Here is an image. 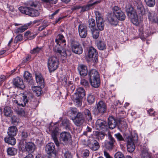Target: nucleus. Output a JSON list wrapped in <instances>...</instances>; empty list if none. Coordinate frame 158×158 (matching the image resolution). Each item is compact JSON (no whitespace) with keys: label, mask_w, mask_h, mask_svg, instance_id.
I'll return each mask as SVG.
<instances>
[{"label":"nucleus","mask_w":158,"mask_h":158,"mask_svg":"<svg viewBox=\"0 0 158 158\" xmlns=\"http://www.w3.org/2000/svg\"><path fill=\"white\" fill-rule=\"evenodd\" d=\"M112 11L114 16L110 14L108 18V20L111 23L113 24V22H115L116 21V19L121 21L125 19L126 15L120 8L115 6L112 7Z\"/></svg>","instance_id":"nucleus-1"},{"label":"nucleus","mask_w":158,"mask_h":158,"mask_svg":"<svg viewBox=\"0 0 158 158\" xmlns=\"http://www.w3.org/2000/svg\"><path fill=\"white\" fill-rule=\"evenodd\" d=\"M72 112L74 114H76L74 117H71L74 124L77 126L80 127L85 124L86 121L83 114L80 112H77L76 109L72 110Z\"/></svg>","instance_id":"nucleus-2"},{"label":"nucleus","mask_w":158,"mask_h":158,"mask_svg":"<svg viewBox=\"0 0 158 158\" xmlns=\"http://www.w3.org/2000/svg\"><path fill=\"white\" fill-rule=\"evenodd\" d=\"M58 65L59 60L56 56H53L48 58V66L50 72H53L56 69Z\"/></svg>","instance_id":"nucleus-3"},{"label":"nucleus","mask_w":158,"mask_h":158,"mask_svg":"<svg viewBox=\"0 0 158 158\" xmlns=\"http://www.w3.org/2000/svg\"><path fill=\"white\" fill-rule=\"evenodd\" d=\"M62 40L59 41V43L56 44L60 47L56 46L55 48V50L57 54L59 56H60L61 58L64 60L65 59L67 55L65 49L64 48V46L66 45V41L64 42H62Z\"/></svg>","instance_id":"nucleus-4"},{"label":"nucleus","mask_w":158,"mask_h":158,"mask_svg":"<svg viewBox=\"0 0 158 158\" xmlns=\"http://www.w3.org/2000/svg\"><path fill=\"white\" fill-rule=\"evenodd\" d=\"M19 10L21 13L31 17L37 16L40 15L38 10L28 7L21 6L19 7Z\"/></svg>","instance_id":"nucleus-5"},{"label":"nucleus","mask_w":158,"mask_h":158,"mask_svg":"<svg viewBox=\"0 0 158 158\" xmlns=\"http://www.w3.org/2000/svg\"><path fill=\"white\" fill-rule=\"evenodd\" d=\"M126 12L128 16L131 19L132 23L135 25H138L139 21L137 15L133 8L130 7L127 9Z\"/></svg>","instance_id":"nucleus-6"},{"label":"nucleus","mask_w":158,"mask_h":158,"mask_svg":"<svg viewBox=\"0 0 158 158\" xmlns=\"http://www.w3.org/2000/svg\"><path fill=\"white\" fill-rule=\"evenodd\" d=\"M71 47L73 52L77 54H81L83 52V48L81 44L77 41L72 40Z\"/></svg>","instance_id":"nucleus-7"},{"label":"nucleus","mask_w":158,"mask_h":158,"mask_svg":"<svg viewBox=\"0 0 158 158\" xmlns=\"http://www.w3.org/2000/svg\"><path fill=\"white\" fill-rule=\"evenodd\" d=\"M60 139L65 144H70L72 142L70 133L66 131L62 132L60 134Z\"/></svg>","instance_id":"nucleus-8"},{"label":"nucleus","mask_w":158,"mask_h":158,"mask_svg":"<svg viewBox=\"0 0 158 158\" xmlns=\"http://www.w3.org/2000/svg\"><path fill=\"white\" fill-rule=\"evenodd\" d=\"M28 101L27 96L23 94H21L18 96L17 100H15L13 101L14 104H16L19 106L22 107L26 106V103H27Z\"/></svg>","instance_id":"nucleus-9"},{"label":"nucleus","mask_w":158,"mask_h":158,"mask_svg":"<svg viewBox=\"0 0 158 158\" xmlns=\"http://www.w3.org/2000/svg\"><path fill=\"white\" fill-rule=\"evenodd\" d=\"M96 24L99 30L102 31L104 29L105 21L102 17L101 13L98 11L95 12Z\"/></svg>","instance_id":"nucleus-10"},{"label":"nucleus","mask_w":158,"mask_h":158,"mask_svg":"<svg viewBox=\"0 0 158 158\" xmlns=\"http://www.w3.org/2000/svg\"><path fill=\"white\" fill-rule=\"evenodd\" d=\"M88 146L93 151L97 150L100 148L98 142L93 138H91L87 140Z\"/></svg>","instance_id":"nucleus-11"},{"label":"nucleus","mask_w":158,"mask_h":158,"mask_svg":"<svg viewBox=\"0 0 158 158\" xmlns=\"http://www.w3.org/2000/svg\"><path fill=\"white\" fill-rule=\"evenodd\" d=\"M97 110L95 114H103L106 111V106L105 102L103 101H99L97 104Z\"/></svg>","instance_id":"nucleus-12"},{"label":"nucleus","mask_w":158,"mask_h":158,"mask_svg":"<svg viewBox=\"0 0 158 158\" xmlns=\"http://www.w3.org/2000/svg\"><path fill=\"white\" fill-rule=\"evenodd\" d=\"M88 56L90 58H94L95 62L98 61V54L95 49L93 47H90L88 49Z\"/></svg>","instance_id":"nucleus-13"},{"label":"nucleus","mask_w":158,"mask_h":158,"mask_svg":"<svg viewBox=\"0 0 158 158\" xmlns=\"http://www.w3.org/2000/svg\"><path fill=\"white\" fill-rule=\"evenodd\" d=\"M101 2V0L95 1V0H91L89 2L87 5L81 6L80 12H83L85 11L88 10L90 9V7L100 3Z\"/></svg>","instance_id":"nucleus-14"},{"label":"nucleus","mask_w":158,"mask_h":158,"mask_svg":"<svg viewBox=\"0 0 158 158\" xmlns=\"http://www.w3.org/2000/svg\"><path fill=\"white\" fill-rule=\"evenodd\" d=\"M78 32L81 37L85 38L87 32L86 26L83 24H80L78 26Z\"/></svg>","instance_id":"nucleus-15"},{"label":"nucleus","mask_w":158,"mask_h":158,"mask_svg":"<svg viewBox=\"0 0 158 158\" xmlns=\"http://www.w3.org/2000/svg\"><path fill=\"white\" fill-rule=\"evenodd\" d=\"M148 19L152 23H156L158 22L157 14L153 11H148Z\"/></svg>","instance_id":"nucleus-16"},{"label":"nucleus","mask_w":158,"mask_h":158,"mask_svg":"<svg viewBox=\"0 0 158 158\" xmlns=\"http://www.w3.org/2000/svg\"><path fill=\"white\" fill-rule=\"evenodd\" d=\"M14 85L17 87L23 89L25 88L23 80L19 77H17L15 78L13 81Z\"/></svg>","instance_id":"nucleus-17"},{"label":"nucleus","mask_w":158,"mask_h":158,"mask_svg":"<svg viewBox=\"0 0 158 158\" xmlns=\"http://www.w3.org/2000/svg\"><path fill=\"white\" fill-rule=\"evenodd\" d=\"M85 90L82 88L79 87L77 89V91L74 94V96L76 98H83L85 96Z\"/></svg>","instance_id":"nucleus-18"},{"label":"nucleus","mask_w":158,"mask_h":158,"mask_svg":"<svg viewBox=\"0 0 158 158\" xmlns=\"http://www.w3.org/2000/svg\"><path fill=\"white\" fill-rule=\"evenodd\" d=\"M106 122L101 119L97 120L96 122L97 129L98 130L104 131L103 129H105L106 126Z\"/></svg>","instance_id":"nucleus-19"},{"label":"nucleus","mask_w":158,"mask_h":158,"mask_svg":"<svg viewBox=\"0 0 158 158\" xmlns=\"http://www.w3.org/2000/svg\"><path fill=\"white\" fill-rule=\"evenodd\" d=\"M25 5L28 6H31L33 8H39L40 6V4L38 1L31 0L25 3Z\"/></svg>","instance_id":"nucleus-20"},{"label":"nucleus","mask_w":158,"mask_h":158,"mask_svg":"<svg viewBox=\"0 0 158 158\" xmlns=\"http://www.w3.org/2000/svg\"><path fill=\"white\" fill-rule=\"evenodd\" d=\"M83 114L86 122H91L92 120V116L91 113L89 110L88 109H85L82 113Z\"/></svg>","instance_id":"nucleus-21"},{"label":"nucleus","mask_w":158,"mask_h":158,"mask_svg":"<svg viewBox=\"0 0 158 158\" xmlns=\"http://www.w3.org/2000/svg\"><path fill=\"white\" fill-rule=\"evenodd\" d=\"M117 122L115 119L113 117H110L108 119V125L109 128L112 129L115 127Z\"/></svg>","instance_id":"nucleus-22"},{"label":"nucleus","mask_w":158,"mask_h":158,"mask_svg":"<svg viewBox=\"0 0 158 158\" xmlns=\"http://www.w3.org/2000/svg\"><path fill=\"white\" fill-rule=\"evenodd\" d=\"M89 81L91 86L94 87L98 88L100 85V80L99 77L89 79Z\"/></svg>","instance_id":"nucleus-23"},{"label":"nucleus","mask_w":158,"mask_h":158,"mask_svg":"<svg viewBox=\"0 0 158 158\" xmlns=\"http://www.w3.org/2000/svg\"><path fill=\"white\" fill-rule=\"evenodd\" d=\"M55 145L53 143H48L45 147V151L47 154L50 153L52 152H55Z\"/></svg>","instance_id":"nucleus-24"},{"label":"nucleus","mask_w":158,"mask_h":158,"mask_svg":"<svg viewBox=\"0 0 158 158\" xmlns=\"http://www.w3.org/2000/svg\"><path fill=\"white\" fill-rule=\"evenodd\" d=\"M35 149V145L32 142L27 143L25 144V149L27 151L32 153L34 151Z\"/></svg>","instance_id":"nucleus-25"},{"label":"nucleus","mask_w":158,"mask_h":158,"mask_svg":"<svg viewBox=\"0 0 158 158\" xmlns=\"http://www.w3.org/2000/svg\"><path fill=\"white\" fill-rule=\"evenodd\" d=\"M35 77L37 83L41 86L44 87V80L42 75L40 74H35Z\"/></svg>","instance_id":"nucleus-26"},{"label":"nucleus","mask_w":158,"mask_h":158,"mask_svg":"<svg viewBox=\"0 0 158 158\" xmlns=\"http://www.w3.org/2000/svg\"><path fill=\"white\" fill-rule=\"evenodd\" d=\"M80 75L83 77L85 76L88 72L87 67L84 65H81L78 68Z\"/></svg>","instance_id":"nucleus-27"},{"label":"nucleus","mask_w":158,"mask_h":158,"mask_svg":"<svg viewBox=\"0 0 158 158\" xmlns=\"http://www.w3.org/2000/svg\"><path fill=\"white\" fill-rule=\"evenodd\" d=\"M60 126L63 128L67 130H70L71 127V125L69 120L67 119H64L62 120Z\"/></svg>","instance_id":"nucleus-28"},{"label":"nucleus","mask_w":158,"mask_h":158,"mask_svg":"<svg viewBox=\"0 0 158 158\" xmlns=\"http://www.w3.org/2000/svg\"><path fill=\"white\" fill-rule=\"evenodd\" d=\"M30 24L29 23H28L16 29L14 31L15 33L18 34L23 32L28 28Z\"/></svg>","instance_id":"nucleus-29"},{"label":"nucleus","mask_w":158,"mask_h":158,"mask_svg":"<svg viewBox=\"0 0 158 158\" xmlns=\"http://www.w3.org/2000/svg\"><path fill=\"white\" fill-rule=\"evenodd\" d=\"M137 9L140 13H142L144 10V7L141 0H135Z\"/></svg>","instance_id":"nucleus-30"},{"label":"nucleus","mask_w":158,"mask_h":158,"mask_svg":"<svg viewBox=\"0 0 158 158\" xmlns=\"http://www.w3.org/2000/svg\"><path fill=\"white\" fill-rule=\"evenodd\" d=\"M89 79L96 78L99 77L98 73L95 69H92L89 71L88 73Z\"/></svg>","instance_id":"nucleus-31"},{"label":"nucleus","mask_w":158,"mask_h":158,"mask_svg":"<svg viewBox=\"0 0 158 158\" xmlns=\"http://www.w3.org/2000/svg\"><path fill=\"white\" fill-rule=\"evenodd\" d=\"M4 140L6 143L11 145H14L16 142L15 139L12 136L8 135L6 137Z\"/></svg>","instance_id":"nucleus-32"},{"label":"nucleus","mask_w":158,"mask_h":158,"mask_svg":"<svg viewBox=\"0 0 158 158\" xmlns=\"http://www.w3.org/2000/svg\"><path fill=\"white\" fill-rule=\"evenodd\" d=\"M141 158H150V156L148 152V149L146 147L142 148L141 155Z\"/></svg>","instance_id":"nucleus-33"},{"label":"nucleus","mask_w":158,"mask_h":158,"mask_svg":"<svg viewBox=\"0 0 158 158\" xmlns=\"http://www.w3.org/2000/svg\"><path fill=\"white\" fill-rule=\"evenodd\" d=\"M58 133V131L57 130H53L51 136L56 146L58 147L59 146L60 143L57 138Z\"/></svg>","instance_id":"nucleus-34"},{"label":"nucleus","mask_w":158,"mask_h":158,"mask_svg":"<svg viewBox=\"0 0 158 158\" xmlns=\"http://www.w3.org/2000/svg\"><path fill=\"white\" fill-rule=\"evenodd\" d=\"M17 129L15 126L11 127L9 128L8 131L9 136H14L17 134Z\"/></svg>","instance_id":"nucleus-35"},{"label":"nucleus","mask_w":158,"mask_h":158,"mask_svg":"<svg viewBox=\"0 0 158 158\" xmlns=\"http://www.w3.org/2000/svg\"><path fill=\"white\" fill-rule=\"evenodd\" d=\"M31 88L32 90L35 94L36 96H39L42 93V89L40 87L33 86Z\"/></svg>","instance_id":"nucleus-36"},{"label":"nucleus","mask_w":158,"mask_h":158,"mask_svg":"<svg viewBox=\"0 0 158 158\" xmlns=\"http://www.w3.org/2000/svg\"><path fill=\"white\" fill-rule=\"evenodd\" d=\"M12 113V111L10 107L6 106L4 108V114L5 116H10Z\"/></svg>","instance_id":"nucleus-37"},{"label":"nucleus","mask_w":158,"mask_h":158,"mask_svg":"<svg viewBox=\"0 0 158 158\" xmlns=\"http://www.w3.org/2000/svg\"><path fill=\"white\" fill-rule=\"evenodd\" d=\"M97 47L100 50H103L105 49L106 46L104 41H99L97 43Z\"/></svg>","instance_id":"nucleus-38"},{"label":"nucleus","mask_w":158,"mask_h":158,"mask_svg":"<svg viewBox=\"0 0 158 158\" xmlns=\"http://www.w3.org/2000/svg\"><path fill=\"white\" fill-rule=\"evenodd\" d=\"M88 23L89 24V27L92 30L95 27V20L92 18L88 20Z\"/></svg>","instance_id":"nucleus-39"},{"label":"nucleus","mask_w":158,"mask_h":158,"mask_svg":"<svg viewBox=\"0 0 158 158\" xmlns=\"http://www.w3.org/2000/svg\"><path fill=\"white\" fill-rule=\"evenodd\" d=\"M62 40V42H64L66 41L64 39V36L61 34H59L57 36L55 40V42L56 44H59V41Z\"/></svg>","instance_id":"nucleus-40"},{"label":"nucleus","mask_w":158,"mask_h":158,"mask_svg":"<svg viewBox=\"0 0 158 158\" xmlns=\"http://www.w3.org/2000/svg\"><path fill=\"white\" fill-rule=\"evenodd\" d=\"M24 78L27 81H30L32 79L31 74L27 71H26L24 73Z\"/></svg>","instance_id":"nucleus-41"},{"label":"nucleus","mask_w":158,"mask_h":158,"mask_svg":"<svg viewBox=\"0 0 158 158\" xmlns=\"http://www.w3.org/2000/svg\"><path fill=\"white\" fill-rule=\"evenodd\" d=\"M144 1L147 5L150 7H153L156 4L155 0H144Z\"/></svg>","instance_id":"nucleus-42"},{"label":"nucleus","mask_w":158,"mask_h":158,"mask_svg":"<svg viewBox=\"0 0 158 158\" xmlns=\"http://www.w3.org/2000/svg\"><path fill=\"white\" fill-rule=\"evenodd\" d=\"M92 35V36L94 39H97L99 35V31L98 29L94 28L92 30H91Z\"/></svg>","instance_id":"nucleus-43"},{"label":"nucleus","mask_w":158,"mask_h":158,"mask_svg":"<svg viewBox=\"0 0 158 158\" xmlns=\"http://www.w3.org/2000/svg\"><path fill=\"white\" fill-rule=\"evenodd\" d=\"M7 152L9 155H15L17 153V150L14 148H9L7 150Z\"/></svg>","instance_id":"nucleus-44"},{"label":"nucleus","mask_w":158,"mask_h":158,"mask_svg":"<svg viewBox=\"0 0 158 158\" xmlns=\"http://www.w3.org/2000/svg\"><path fill=\"white\" fill-rule=\"evenodd\" d=\"M87 100L90 104H92L94 103L95 101V97L92 94H89L87 97Z\"/></svg>","instance_id":"nucleus-45"},{"label":"nucleus","mask_w":158,"mask_h":158,"mask_svg":"<svg viewBox=\"0 0 158 158\" xmlns=\"http://www.w3.org/2000/svg\"><path fill=\"white\" fill-rule=\"evenodd\" d=\"M42 47H37L31 50L30 53L33 54H37L40 52L42 50Z\"/></svg>","instance_id":"nucleus-46"},{"label":"nucleus","mask_w":158,"mask_h":158,"mask_svg":"<svg viewBox=\"0 0 158 158\" xmlns=\"http://www.w3.org/2000/svg\"><path fill=\"white\" fill-rule=\"evenodd\" d=\"M114 145L108 141L105 142V147L106 148L109 150H111L112 149Z\"/></svg>","instance_id":"nucleus-47"},{"label":"nucleus","mask_w":158,"mask_h":158,"mask_svg":"<svg viewBox=\"0 0 158 158\" xmlns=\"http://www.w3.org/2000/svg\"><path fill=\"white\" fill-rule=\"evenodd\" d=\"M127 148L128 152H132L134 150L135 148V144H127Z\"/></svg>","instance_id":"nucleus-48"},{"label":"nucleus","mask_w":158,"mask_h":158,"mask_svg":"<svg viewBox=\"0 0 158 158\" xmlns=\"http://www.w3.org/2000/svg\"><path fill=\"white\" fill-rule=\"evenodd\" d=\"M139 35L142 40H144L147 36L144 34L142 28H140L139 30Z\"/></svg>","instance_id":"nucleus-49"},{"label":"nucleus","mask_w":158,"mask_h":158,"mask_svg":"<svg viewBox=\"0 0 158 158\" xmlns=\"http://www.w3.org/2000/svg\"><path fill=\"white\" fill-rule=\"evenodd\" d=\"M81 84L84 86L85 87H88L89 86V84L88 81L84 79H81Z\"/></svg>","instance_id":"nucleus-50"},{"label":"nucleus","mask_w":158,"mask_h":158,"mask_svg":"<svg viewBox=\"0 0 158 158\" xmlns=\"http://www.w3.org/2000/svg\"><path fill=\"white\" fill-rule=\"evenodd\" d=\"M23 39V37L22 35L19 34L18 35L16 36L14 40V43H17L19 41H21Z\"/></svg>","instance_id":"nucleus-51"},{"label":"nucleus","mask_w":158,"mask_h":158,"mask_svg":"<svg viewBox=\"0 0 158 158\" xmlns=\"http://www.w3.org/2000/svg\"><path fill=\"white\" fill-rule=\"evenodd\" d=\"M73 98L75 100V101L77 106L78 107L81 106V100L82 98H76L74 96H73Z\"/></svg>","instance_id":"nucleus-52"},{"label":"nucleus","mask_w":158,"mask_h":158,"mask_svg":"<svg viewBox=\"0 0 158 158\" xmlns=\"http://www.w3.org/2000/svg\"><path fill=\"white\" fill-rule=\"evenodd\" d=\"M135 141L134 138L131 137L129 136L127 138V144H134Z\"/></svg>","instance_id":"nucleus-53"},{"label":"nucleus","mask_w":158,"mask_h":158,"mask_svg":"<svg viewBox=\"0 0 158 158\" xmlns=\"http://www.w3.org/2000/svg\"><path fill=\"white\" fill-rule=\"evenodd\" d=\"M16 113L22 116H24L26 115L25 112L24 110L22 109H18V110H17Z\"/></svg>","instance_id":"nucleus-54"},{"label":"nucleus","mask_w":158,"mask_h":158,"mask_svg":"<svg viewBox=\"0 0 158 158\" xmlns=\"http://www.w3.org/2000/svg\"><path fill=\"white\" fill-rule=\"evenodd\" d=\"M114 156V158H125L123 154L120 152H118L115 153Z\"/></svg>","instance_id":"nucleus-55"},{"label":"nucleus","mask_w":158,"mask_h":158,"mask_svg":"<svg viewBox=\"0 0 158 158\" xmlns=\"http://www.w3.org/2000/svg\"><path fill=\"white\" fill-rule=\"evenodd\" d=\"M12 123L15 125H16L19 122V119L15 116H13L11 117Z\"/></svg>","instance_id":"nucleus-56"},{"label":"nucleus","mask_w":158,"mask_h":158,"mask_svg":"<svg viewBox=\"0 0 158 158\" xmlns=\"http://www.w3.org/2000/svg\"><path fill=\"white\" fill-rule=\"evenodd\" d=\"M114 136L119 141H123L124 139L122 135L119 133L114 134Z\"/></svg>","instance_id":"nucleus-57"},{"label":"nucleus","mask_w":158,"mask_h":158,"mask_svg":"<svg viewBox=\"0 0 158 158\" xmlns=\"http://www.w3.org/2000/svg\"><path fill=\"white\" fill-rule=\"evenodd\" d=\"M108 139L109 140L108 141L114 145V144L115 142V140L114 138L110 135L109 136Z\"/></svg>","instance_id":"nucleus-58"},{"label":"nucleus","mask_w":158,"mask_h":158,"mask_svg":"<svg viewBox=\"0 0 158 158\" xmlns=\"http://www.w3.org/2000/svg\"><path fill=\"white\" fill-rule=\"evenodd\" d=\"M48 158H56V155L55 152H52L48 154Z\"/></svg>","instance_id":"nucleus-59"},{"label":"nucleus","mask_w":158,"mask_h":158,"mask_svg":"<svg viewBox=\"0 0 158 158\" xmlns=\"http://www.w3.org/2000/svg\"><path fill=\"white\" fill-rule=\"evenodd\" d=\"M44 2H49L52 4H56L57 1V0H42Z\"/></svg>","instance_id":"nucleus-60"},{"label":"nucleus","mask_w":158,"mask_h":158,"mask_svg":"<svg viewBox=\"0 0 158 158\" xmlns=\"http://www.w3.org/2000/svg\"><path fill=\"white\" fill-rule=\"evenodd\" d=\"M48 26V25L46 23H44L42 26H40L39 27L38 29L39 31H42L44 29Z\"/></svg>","instance_id":"nucleus-61"},{"label":"nucleus","mask_w":158,"mask_h":158,"mask_svg":"<svg viewBox=\"0 0 158 158\" xmlns=\"http://www.w3.org/2000/svg\"><path fill=\"white\" fill-rule=\"evenodd\" d=\"M28 134L27 132L23 131L22 133V137L23 140H25L27 137Z\"/></svg>","instance_id":"nucleus-62"},{"label":"nucleus","mask_w":158,"mask_h":158,"mask_svg":"<svg viewBox=\"0 0 158 158\" xmlns=\"http://www.w3.org/2000/svg\"><path fill=\"white\" fill-rule=\"evenodd\" d=\"M147 112L150 116H154L155 115V112L154 111L153 109H150L148 110Z\"/></svg>","instance_id":"nucleus-63"},{"label":"nucleus","mask_w":158,"mask_h":158,"mask_svg":"<svg viewBox=\"0 0 158 158\" xmlns=\"http://www.w3.org/2000/svg\"><path fill=\"white\" fill-rule=\"evenodd\" d=\"M65 158H72L71 154L68 152H66L64 154Z\"/></svg>","instance_id":"nucleus-64"}]
</instances>
